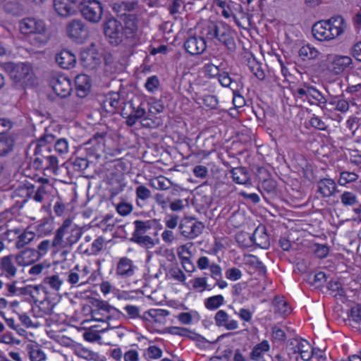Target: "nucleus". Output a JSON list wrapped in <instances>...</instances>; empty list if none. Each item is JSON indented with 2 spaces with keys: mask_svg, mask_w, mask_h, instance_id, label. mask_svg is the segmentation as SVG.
<instances>
[{
  "mask_svg": "<svg viewBox=\"0 0 361 361\" xmlns=\"http://www.w3.org/2000/svg\"><path fill=\"white\" fill-rule=\"evenodd\" d=\"M55 136L46 129L45 133L35 142L33 161L34 167L47 171L49 173H56L59 169V161L56 156L51 154V147L49 144L54 142Z\"/></svg>",
  "mask_w": 361,
  "mask_h": 361,
  "instance_id": "nucleus-1",
  "label": "nucleus"
},
{
  "mask_svg": "<svg viewBox=\"0 0 361 361\" xmlns=\"http://www.w3.org/2000/svg\"><path fill=\"white\" fill-rule=\"evenodd\" d=\"M19 30L23 35H30L35 46L45 44L49 39L44 20L35 18H25L19 22Z\"/></svg>",
  "mask_w": 361,
  "mask_h": 361,
  "instance_id": "nucleus-2",
  "label": "nucleus"
},
{
  "mask_svg": "<svg viewBox=\"0 0 361 361\" xmlns=\"http://www.w3.org/2000/svg\"><path fill=\"white\" fill-rule=\"evenodd\" d=\"M5 70L17 88L25 89L35 84L32 67L29 63H8Z\"/></svg>",
  "mask_w": 361,
  "mask_h": 361,
  "instance_id": "nucleus-3",
  "label": "nucleus"
},
{
  "mask_svg": "<svg viewBox=\"0 0 361 361\" xmlns=\"http://www.w3.org/2000/svg\"><path fill=\"white\" fill-rule=\"evenodd\" d=\"M80 63L88 71L97 69L102 62V55L99 53L96 45L92 43L80 52Z\"/></svg>",
  "mask_w": 361,
  "mask_h": 361,
  "instance_id": "nucleus-4",
  "label": "nucleus"
},
{
  "mask_svg": "<svg viewBox=\"0 0 361 361\" xmlns=\"http://www.w3.org/2000/svg\"><path fill=\"white\" fill-rule=\"evenodd\" d=\"M82 16L91 23H98L102 16L103 8L97 0H83L81 2Z\"/></svg>",
  "mask_w": 361,
  "mask_h": 361,
  "instance_id": "nucleus-5",
  "label": "nucleus"
},
{
  "mask_svg": "<svg viewBox=\"0 0 361 361\" xmlns=\"http://www.w3.org/2000/svg\"><path fill=\"white\" fill-rule=\"evenodd\" d=\"M66 34L68 37L78 43H81L87 37V30L80 20L74 19L67 23Z\"/></svg>",
  "mask_w": 361,
  "mask_h": 361,
  "instance_id": "nucleus-6",
  "label": "nucleus"
},
{
  "mask_svg": "<svg viewBox=\"0 0 361 361\" xmlns=\"http://www.w3.org/2000/svg\"><path fill=\"white\" fill-rule=\"evenodd\" d=\"M123 25L114 18H110L104 23V32L109 37L111 44H118L122 42Z\"/></svg>",
  "mask_w": 361,
  "mask_h": 361,
  "instance_id": "nucleus-7",
  "label": "nucleus"
},
{
  "mask_svg": "<svg viewBox=\"0 0 361 361\" xmlns=\"http://www.w3.org/2000/svg\"><path fill=\"white\" fill-rule=\"evenodd\" d=\"M184 48L190 55H200L206 50L207 43L203 37L192 36L185 40Z\"/></svg>",
  "mask_w": 361,
  "mask_h": 361,
  "instance_id": "nucleus-8",
  "label": "nucleus"
},
{
  "mask_svg": "<svg viewBox=\"0 0 361 361\" xmlns=\"http://www.w3.org/2000/svg\"><path fill=\"white\" fill-rule=\"evenodd\" d=\"M77 0H54V6L57 13L68 17L76 13Z\"/></svg>",
  "mask_w": 361,
  "mask_h": 361,
  "instance_id": "nucleus-9",
  "label": "nucleus"
},
{
  "mask_svg": "<svg viewBox=\"0 0 361 361\" xmlns=\"http://www.w3.org/2000/svg\"><path fill=\"white\" fill-rule=\"evenodd\" d=\"M204 228V224L200 221H189L185 224H180L179 228L183 235L188 239H193L202 233Z\"/></svg>",
  "mask_w": 361,
  "mask_h": 361,
  "instance_id": "nucleus-10",
  "label": "nucleus"
},
{
  "mask_svg": "<svg viewBox=\"0 0 361 361\" xmlns=\"http://www.w3.org/2000/svg\"><path fill=\"white\" fill-rule=\"evenodd\" d=\"M249 239L250 243L262 249H267L270 245L269 238L264 226L257 227L253 234L249 235Z\"/></svg>",
  "mask_w": 361,
  "mask_h": 361,
  "instance_id": "nucleus-11",
  "label": "nucleus"
},
{
  "mask_svg": "<svg viewBox=\"0 0 361 361\" xmlns=\"http://www.w3.org/2000/svg\"><path fill=\"white\" fill-rule=\"evenodd\" d=\"M317 192L323 198L331 197L338 191L336 182L331 178H321L317 181Z\"/></svg>",
  "mask_w": 361,
  "mask_h": 361,
  "instance_id": "nucleus-12",
  "label": "nucleus"
},
{
  "mask_svg": "<svg viewBox=\"0 0 361 361\" xmlns=\"http://www.w3.org/2000/svg\"><path fill=\"white\" fill-rule=\"evenodd\" d=\"M52 87L55 93L62 98L69 96L72 91L71 80L65 76H59L55 79Z\"/></svg>",
  "mask_w": 361,
  "mask_h": 361,
  "instance_id": "nucleus-13",
  "label": "nucleus"
},
{
  "mask_svg": "<svg viewBox=\"0 0 361 361\" xmlns=\"http://www.w3.org/2000/svg\"><path fill=\"white\" fill-rule=\"evenodd\" d=\"M329 31L331 32L333 39L341 35L347 27V24L344 18L341 16H333L328 20H325Z\"/></svg>",
  "mask_w": 361,
  "mask_h": 361,
  "instance_id": "nucleus-14",
  "label": "nucleus"
},
{
  "mask_svg": "<svg viewBox=\"0 0 361 361\" xmlns=\"http://www.w3.org/2000/svg\"><path fill=\"white\" fill-rule=\"evenodd\" d=\"M312 33L314 37L319 41H329L333 39L331 32L325 20L316 22L312 27Z\"/></svg>",
  "mask_w": 361,
  "mask_h": 361,
  "instance_id": "nucleus-15",
  "label": "nucleus"
},
{
  "mask_svg": "<svg viewBox=\"0 0 361 361\" xmlns=\"http://www.w3.org/2000/svg\"><path fill=\"white\" fill-rule=\"evenodd\" d=\"M55 61L63 69H70L74 67L76 63V56L71 51L63 49L55 56Z\"/></svg>",
  "mask_w": 361,
  "mask_h": 361,
  "instance_id": "nucleus-16",
  "label": "nucleus"
},
{
  "mask_svg": "<svg viewBox=\"0 0 361 361\" xmlns=\"http://www.w3.org/2000/svg\"><path fill=\"white\" fill-rule=\"evenodd\" d=\"M75 90L78 97H85L90 91L91 81L86 74H80L75 78Z\"/></svg>",
  "mask_w": 361,
  "mask_h": 361,
  "instance_id": "nucleus-17",
  "label": "nucleus"
},
{
  "mask_svg": "<svg viewBox=\"0 0 361 361\" xmlns=\"http://www.w3.org/2000/svg\"><path fill=\"white\" fill-rule=\"evenodd\" d=\"M352 59L348 56L336 55L331 62V71L335 74L342 73L346 68H353Z\"/></svg>",
  "mask_w": 361,
  "mask_h": 361,
  "instance_id": "nucleus-18",
  "label": "nucleus"
},
{
  "mask_svg": "<svg viewBox=\"0 0 361 361\" xmlns=\"http://www.w3.org/2000/svg\"><path fill=\"white\" fill-rule=\"evenodd\" d=\"M215 324L217 326H224L227 330L232 331L238 328V322L229 320L228 314L224 310H219L214 317Z\"/></svg>",
  "mask_w": 361,
  "mask_h": 361,
  "instance_id": "nucleus-19",
  "label": "nucleus"
},
{
  "mask_svg": "<svg viewBox=\"0 0 361 361\" xmlns=\"http://www.w3.org/2000/svg\"><path fill=\"white\" fill-rule=\"evenodd\" d=\"M132 111L130 114L126 113H122L123 117L126 118V125L132 127L133 126L137 120H142L146 114L145 109L143 107V104L141 103L137 107L133 106V104H130Z\"/></svg>",
  "mask_w": 361,
  "mask_h": 361,
  "instance_id": "nucleus-20",
  "label": "nucleus"
},
{
  "mask_svg": "<svg viewBox=\"0 0 361 361\" xmlns=\"http://www.w3.org/2000/svg\"><path fill=\"white\" fill-rule=\"evenodd\" d=\"M123 25L122 32L124 33L127 37H133L134 34L137 30V20L135 14H128L126 16H121Z\"/></svg>",
  "mask_w": 361,
  "mask_h": 361,
  "instance_id": "nucleus-21",
  "label": "nucleus"
},
{
  "mask_svg": "<svg viewBox=\"0 0 361 361\" xmlns=\"http://www.w3.org/2000/svg\"><path fill=\"white\" fill-rule=\"evenodd\" d=\"M92 304L93 307H94L96 308L95 310H99V312L102 310V311H104L109 314L112 312V314L111 315L106 316L107 321L112 320L113 317H115L116 318L121 317V316L122 314V313L119 310H118L116 307L110 305L105 301L95 299L92 302Z\"/></svg>",
  "mask_w": 361,
  "mask_h": 361,
  "instance_id": "nucleus-22",
  "label": "nucleus"
},
{
  "mask_svg": "<svg viewBox=\"0 0 361 361\" xmlns=\"http://www.w3.org/2000/svg\"><path fill=\"white\" fill-rule=\"evenodd\" d=\"M116 273L122 277H130L134 274L133 261L128 257L120 259L117 267Z\"/></svg>",
  "mask_w": 361,
  "mask_h": 361,
  "instance_id": "nucleus-23",
  "label": "nucleus"
},
{
  "mask_svg": "<svg viewBox=\"0 0 361 361\" xmlns=\"http://www.w3.org/2000/svg\"><path fill=\"white\" fill-rule=\"evenodd\" d=\"M231 173L233 180L238 184L250 185V176L248 171L245 167L233 168Z\"/></svg>",
  "mask_w": 361,
  "mask_h": 361,
  "instance_id": "nucleus-24",
  "label": "nucleus"
},
{
  "mask_svg": "<svg viewBox=\"0 0 361 361\" xmlns=\"http://www.w3.org/2000/svg\"><path fill=\"white\" fill-rule=\"evenodd\" d=\"M4 11L13 16H21L25 13L23 5L18 0H8L4 6Z\"/></svg>",
  "mask_w": 361,
  "mask_h": 361,
  "instance_id": "nucleus-25",
  "label": "nucleus"
},
{
  "mask_svg": "<svg viewBox=\"0 0 361 361\" xmlns=\"http://www.w3.org/2000/svg\"><path fill=\"white\" fill-rule=\"evenodd\" d=\"M13 255H7L1 258L0 269L6 273L7 278L13 277L17 273V268L12 262Z\"/></svg>",
  "mask_w": 361,
  "mask_h": 361,
  "instance_id": "nucleus-26",
  "label": "nucleus"
},
{
  "mask_svg": "<svg viewBox=\"0 0 361 361\" xmlns=\"http://www.w3.org/2000/svg\"><path fill=\"white\" fill-rule=\"evenodd\" d=\"M71 221L66 219L63 221L61 226H60L55 233L54 238L52 241L51 246L54 248H59L63 243V239L66 229L70 226Z\"/></svg>",
  "mask_w": 361,
  "mask_h": 361,
  "instance_id": "nucleus-27",
  "label": "nucleus"
},
{
  "mask_svg": "<svg viewBox=\"0 0 361 361\" xmlns=\"http://www.w3.org/2000/svg\"><path fill=\"white\" fill-rule=\"evenodd\" d=\"M120 96L118 93H113L109 97L105 99L103 102L102 106L105 111L114 114L119 106Z\"/></svg>",
  "mask_w": 361,
  "mask_h": 361,
  "instance_id": "nucleus-28",
  "label": "nucleus"
},
{
  "mask_svg": "<svg viewBox=\"0 0 361 361\" xmlns=\"http://www.w3.org/2000/svg\"><path fill=\"white\" fill-rule=\"evenodd\" d=\"M274 307V312L280 315H285L290 313L288 303L281 297H275L272 302Z\"/></svg>",
  "mask_w": 361,
  "mask_h": 361,
  "instance_id": "nucleus-29",
  "label": "nucleus"
},
{
  "mask_svg": "<svg viewBox=\"0 0 361 361\" xmlns=\"http://www.w3.org/2000/svg\"><path fill=\"white\" fill-rule=\"evenodd\" d=\"M269 348L270 346L268 341L267 340L262 341L253 348L250 353V358L253 360H258L261 357L262 354L269 351Z\"/></svg>",
  "mask_w": 361,
  "mask_h": 361,
  "instance_id": "nucleus-30",
  "label": "nucleus"
},
{
  "mask_svg": "<svg viewBox=\"0 0 361 361\" xmlns=\"http://www.w3.org/2000/svg\"><path fill=\"white\" fill-rule=\"evenodd\" d=\"M318 55L319 51L310 44L302 46L299 50V56L303 61L314 59Z\"/></svg>",
  "mask_w": 361,
  "mask_h": 361,
  "instance_id": "nucleus-31",
  "label": "nucleus"
},
{
  "mask_svg": "<svg viewBox=\"0 0 361 361\" xmlns=\"http://www.w3.org/2000/svg\"><path fill=\"white\" fill-rule=\"evenodd\" d=\"M35 234L34 232L25 231L20 234L18 237V240L16 242V247L18 249H21L25 247L27 244L34 240Z\"/></svg>",
  "mask_w": 361,
  "mask_h": 361,
  "instance_id": "nucleus-32",
  "label": "nucleus"
},
{
  "mask_svg": "<svg viewBox=\"0 0 361 361\" xmlns=\"http://www.w3.org/2000/svg\"><path fill=\"white\" fill-rule=\"evenodd\" d=\"M222 24L224 23H221L219 25L214 22H211L207 26V37L210 39H217L219 40L220 38L221 32H222Z\"/></svg>",
  "mask_w": 361,
  "mask_h": 361,
  "instance_id": "nucleus-33",
  "label": "nucleus"
},
{
  "mask_svg": "<svg viewBox=\"0 0 361 361\" xmlns=\"http://www.w3.org/2000/svg\"><path fill=\"white\" fill-rule=\"evenodd\" d=\"M118 12L121 13V16H126L128 14H133L132 12L135 11L137 8V1H123L118 6Z\"/></svg>",
  "mask_w": 361,
  "mask_h": 361,
  "instance_id": "nucleus-34",
  "label": "nucleus"
},
{
  "mask_svg": "<svg viewBox=\"0 0 361 361\" xmlns=\"http://www.w3.org/2000/svg\"><path fill=\"white\" fill-rule=\"evenodd\" d=\"M341 202L345 207H353L357 203V195L350 191H344L340 196Z\"/></svg>",
  "mask_w": 361,
  "mask_h": 361,
  "instance_id": "nucleus-35",
  "label": "nucleus"
},
{
  "mask_svg": "<svg viewBox=\"0 0 361 361\" xmlns=\"http://www.w3.org/2000/svg\"><path fill=\"white\" fill-rule=\"evenodd\" d=\"M82 231L80 228H75L71 230L70 235L67 237L64 245H61V247H72L76 243L78 240L81 238ZM60 247V246L59 247Z\"/></svg>",
  "mask_w": 361,
  "mask_h": 361,
  "instance_id": "nucleus-36",
  "label": "nucleus"
},
{
  "mask_svg": "<svg viewBox=\"0 0 361 361\" xmlns=\"http://www.w3.org/2000/svg\"><path fill=\"white\" fill-rule=\"evenodd\" d=\"M359 176L357 173L349 171H342L338 180V183L341 185H345L347 183H353L358 179Z\"/></svg>",
  "mask_w": 361,
  "mask_h": 361,
  "instance_id": "nucleus-37",
  "label": "nucleus"
},
{
  "mask_svg": "<svg viewBox=\"0 0 361 361\" xmlns=\"http://www.w3.org/2000/svg\"><path fill=\"white\" fill-rule=\"evenodd\" d=\"M219 81L222 86L226 87H230L233 92H235L238 86L237 82L231 78L227 72H223L219 75Z\"/></svg>",
  "mask_w": 361,
  "mask_h": 361,
  "instance_id": "nucleus-38",
  "label": "nucleus"
},
{
  "mask_svg": "<svg viewBox=\"0 0 361 361\" xmlns=\"http://www.w3.org/2000/svg\"><path fill=\"white\" fill-rule=\"evenodd\" d=\"M224 298L221 295L210 297L205 300L204 305L208 310H216L224 304Z\"/></svg>",
  "mask_w": 361,
  "mask_h": 361,
  "instance_id": "nucleus-39",
  "label": "nucleus"
},
{
  "mask_svg": "<svg viewBox=\"0 0 361 361\" xmlns=\"http://www.w3.org/2000/svg\"><path fill=\"white\" fill-rule=\"evenodd\" d=\"M13 140L6 137H0V157L6 156L12 150Z\"/></svg>",
  "mask_w": 361,
  "mask_h": 361,
  "instance_id": "nucleus-40",
  "label": "nucleus"
},
{
  "mask_svg": "<svg viewBox=\"0 0 361 361\" xmlns=\"http://www.w3.org/2000/svg\"><path fill=\"white\" fill-rule=\"evenodd\" d=\"M135 224V231L133 234H143L146 233L148 229H150L152 227V224L150 221H140L136 220L134 221Z\"/></svg>",
  "mask_w": 361,
  "mask_h": 361,
  "instance_id": "nucleus-41",
  "label": "nucleus"
},
{
  "mask_svg": "<svg viewBox=\"0 0 361 361\" xmlns=\"http://www.w3.org/2000/svg\"><path fill=\"white\" fill-rule=\"evenodd\" d=\"M152 185L157 190H168L169 188H170L172 183L170 181V180L166 178V177L159 176L153 180Z\"/></svg>",
  "mask_w": 361,
  "mask_h": 361,
  "instance_id": "nucleus-42",
  "label": "nucleus"
},
{
  "mask_svg": "<svg viewBox=\"0 0 361 361\" xmlns=\"http://www.w3.org/2000/svg\"><path fill=\"white\" fill-rule=\"evenodd\" d=\"M131 240L137 244L149 246V247H152L154 245L153 239L149 235L142 236L140 235V234H133V238H131Z\"/></svg>",
  "mask_w": 361,
  "mask_h": 361,
  "instance_id": "nucleus-43",
  "label": "nucleus"
},
{
  "mask_svg": "<svg viewBox=\"0 0 361 361\" xmlns=\"http://www.w3.org/2000/svg\"><path fill=\"white\" fill-rule=\"evenodd\" d=\"M23 255L28 264H31L40 259L42 253L35 249H27L23 250Z\"/></svg>",
  "mask_w": 361,
  "mask_h": 361,
  "instance_id": "nucleus-44",
  "label": "nucleus"
},
{
  "mask_svg": "<svg viewBox=\"0 0 361 361\" xmlns=\"http://www.w3.org/2000/svg\"><path fill=\"white\" fill-rule=\"evenodd\" d=\"M328 289L332 293H336L334 297L339 295L342 297L345 296V291L342 284L338 281H330L328 283Z\"/></svg>",
  "mask_w": 361,
  "mask_h": 361,
  "instance_id": "nucleus-45",
  "label": "nucleus"
},
{
  "mask_svg": "<svg viewBox=\"0 0 361 361\" xmlns=\"http://www.w3.org/2000/svg\"><path fill=\"white\" fill-rule=\"evenodd\" d=\"M54 149L60 155L66 154L68 152V141L65 138L57 140L54 145Z\"/></svg>",
  "mask_w": 361,
  "mask_h": 361,
  "instance_id": "nucleus-46",
  "label": "nucleus"
},
{
  "mask_svg": "<svg viewBox=\"0 0 361 361\" xmlns=\"http://www.w3.org/2000/svg\"><path fill=\"white\" fill-rule=\"evenodd\" d=\"M44 283H48L52 289L59 290L63 283V281L60 280L59 276L53 275L51 276L46 277L44 279Z\"/></svg>",
  "mask_w": 361,
  "mask_h": 361,
  "instance_id": "nucleus-47",
  "label": "nucleus"
},
{
  "mask_svg": "<svg viewBox=\"0 0 361 361\" xmlns=\"http://www.w3.org/2000/svg\"><path fill=\"white\" fill-rule=\"evenodd\" d=\"M308 280L311 284L319 286L326 281V274L323 271H319L312 276L310 275Z\"/></svg>",
  "mask_w": 361,
  "mask_h": 361,
  "instance_id": "nucleus-48",
  "label": "nucleus"
},
{
  "mask_svg": "<svg viewBox=\"0 0 361 361\" xmlns=\"http://www.w3.org/2000/svg\"><path fill=\"white\" fill-rule=\"evenodd\" d=\"M202 101L206 106L212 109H216L218 107L219 100L215 95H206L202 98Z\"/></svg>",
  "mask_w": 361,
  "mask_h": 361,
  "instance_id": "nucleus-49",
  "label": "nucleus"
},
{
  "mask_svg": "<svg viewBox=\"0 0 361 361\" xmlns=\"http://www.w3.org/2000/svg\"><path fill=\"white\" fill-rule=\"evenodd\" d=\"M349 316L354 322L360 323L361 322V305L355 304L351 307Z\"/></svg>",
  "mask_w": 361,
  "mask_h": 361,
  "instance_id": "nucleus-50",
  "label": "nucleus"
},
{
  "mask_svg": "<svg viewBox=\"0 0 361 361\" xmlns=\"http://www.w3.org/2000/svg\"><path fill=\"white\" fill-rule=\"evenodd\" d=\"M312 97L319 103H326V100L323 95L314 87L307 86V97Z\"/></svg>",
  "mask_w": 361,
  "mask_h": 361,
  "instance_id": "nucleus-51",
  "label": "nucleus"
},
{
  "mask_svg": "<svg viewBox=\"0 0 361 361\" xmlns=\"http://www.w3.org/2000/svg\"><path fill=\"white\" fill-rule=\"evenodd\" d=\"M147 313L155 322H160L159 317H164L169 314L167 310H150Z\"/></svg>",
  "mask_w": 361,
  "mask_h": 361,
  "instance_id": "nucleus-52",
  "label": "nucleus"
},
{
  "mask_svg": "<svg viewBox=\"0 0 361 361\" xmlns=\"http://www.w3.org/2000/svg\"><path fill=\"white\" fill-rule=\"evenodd\" d=\"M262 187L266 192L271 193L275 191L276 183V181L271 178H264L262 180Z\"/></svg>",
  "mask_w": 361,
  "mask_h": 361,
  "instance_id": "nucleus-53",
  "label": "nucleus"
},
{
  "mask_svg": "<svg viewBox=\"0 0 361 361\" xmlns=\"http://www.w3.org/2000/svg\"><path fill=\"white\" fill-rule=\"evenodd\" d=\"M135 192L137 198L142 200H146L151 195L150 190L147 187L142 185L137 187Z\"/></svg>",
  "mask_w": 361,
  "mask_h": 361,
  "instance_id": "nucleus-54",
  "label": "nucleus"
},
{
  "mask_svg": "<svg viewBox=\"0 0 361 361\" xmlns=\"http://www.w3.org/2000/svg\"><path fill=\"white\" fill-rule=\"evenodd\" d=\"M330 104H336L335 109L342 113H345L349 109V103L345 99H339L337 101L331 102Z\"/></svg>",
  "mask_w": 361,
  "mask_h": 361,
  "instance_id": "nucleus-55",
  "label": "nucleus"
},
{
  "mask_svg": "<svg viewBox=\"0 0 361 361\" xmlns=\"http://www.w3.org/2000/svg\"><path fill=\"white\" fill-rule=\"evenodd\" d=\"M133 205L127 202H121L116 207L118 213L122 216H126L133 211Z\"/></svg>",
  "mask_w": 361,
  "mask_h": 361,
  "instance_id": "nucleus-56",
  "label": "nucleus"
},
{
  "mask_svg": "<svg viewBox=\"0 0 361 361\" xmlns=\"http://www.w3.org/2000/svg\"><path fill=\"white\" fill-rule=\"evenodd\" d=\"M204 71L210 78H214L219 76L220 73V69L219 66L213 63H207L204 66Z\"/></svg>",
  "mask_w": 361,
  "mask_h": 361,
  "instance_id": "nucleus-57",
  "label": "nucleus"
},
{
  "mask_svg": "<svg viewBox=\"0 0 361 361\" xmlns=\"http://www.w3.org/2000/svg\"><path fill=\"white\" fill-rule=\"evenodd\" d=\"M310 125L318 130H325L327 128L326 123L318 116L314 115L310 120Z\"/></svg>",
  "mask_w": 361,
  "mask_h": 361,
  "instance_id": "nucleus-58",
  "label": "nucleus"
},
{
  "mask_svg": "<svg viewBox=\"0 0 361 361\" xmlns=\"http://www.w3.org/2000/svg\"><path fill=\"white\" fill-rule=\"evenodd\" d=\"M73 167L76 171H83L86 169L89 166V161L85 158L77 157L73 163Z\"/></svg>",
  "mask_w": 361,
  "mask_h": 361,
  "instance_id": "nucleus-59",
  "label": "nucleus"
},
{
  "mask_svg": "<svg viewBox=\"0 0 361 361\" xmlns=\"http://www.w3.org/2000/svg\"><path fill=\"white\" fill-rule=\"evenodd\" d=\"M226 276L228 279L237 281L241 278L242 272L239 269L233 267L227 269L226 271Z\"/></svg>",
  "mask_w": 361,
  "mask_h": 361,
  "instance_id": "nucleus-60",
  "label": "nucleus"
},
{
  "mask_svg": "<svg viewBox=\"0 0 361 361\" xmlns=\"http://www.w3.org/2000/svg\"><path fill=\"white\" fill-rule=\"evenodd\" d=\"M250 68L257 78L260 80L264 79L265 73L259 63H254L252 66H250Z\"/></svg>",
  "mask_w": 361,
  "mask_h": 361,
  "instance_id": "nucleus-61",
  "label": "nucleus"
},
{
  "mask_svg": "<svg viewBox=\"0 0 361 361\" xmlns=\"http://www.w3.org/2000/svg\"><path fill=\"white\" fill-rule=\"evenodd\" d=\"M272 336L275 341L283 342L286 338V333L280 328L274 326L272 329Z\"/></svg>",
  "mask_w": 361,
  "mask_h": 361,
  "instance_id": "nucleus-62",
  "label": "nucleus"
},
{
  "mask_svg": "<svg viewBox=\"0 0 361 361\" xmlns=\"http://www.w3.org/2000/svg\"><path fill=\"white\" fill-rule=\"evenodd\" d=\"M30 357L31 361H42L45 359V354L40 349H32Z\"/></svg>",
  "mask_w": 361,
  "mask_h": 361,
  "instance_id": "nucleus-63",
  "label": "nucleus"
},
{
  "mask_svg": "<svg viewBox=\"0 0 361 361\" xmlns=\"http://www.w3.org/2000/svg\"><path fill=\"white\" fill-rule=\"evenodd\" d=\"M147 354L149 358L158 359L162 356V350L156 345H151L147 348Z\"/></svg>",
  "mask_w": 361,
  "mask_h": 361,
  "instance_id": "nucleus-64",
  "label": "nucleus"
}]
</instances>
